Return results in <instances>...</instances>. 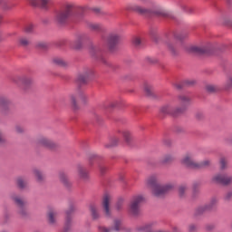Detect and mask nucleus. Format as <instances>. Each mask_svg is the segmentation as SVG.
<instances>
[{
    "instance_id": "61",
    "label": "nucleus",
    "mask_w": 232,
    "mask_h": 232,
    "mask_svg": "<svg viewBox=\"0 0 232 232\" xmlns=\"http://www.w3.org/2000/svg\"><path fill=\"white\" fill-rule=\"evenodd\" d=\"M197 117H198V119H200V117L198 116V114H197Z\"/></svg>"
},
{
    "instance_id": "48",
    "label": "nucleus",
    "mask_w": 232,
    "mask_h": 232,
    "mask_svg": "<svg viewBox=\"0 0 232 232\" xmlns=\"http://www.w3.org/2000/svg\"><path fill=\"white\" fill-rule=\"evenodd\" d=\"M174 39H175V41H182V39H184V37H182V34H175Z\"/></svg>"
},
{
    "instance_id": "29",
    "label": "nucleus",
    "mask_w": 232,
    "mask_h": 232,
    "mask_svg": "<svg viewBox=\"0 0 232 232\" xmlns=\"http://www.w3.org/2000/svg\"><path fill=\"white\" fill-rule=\"evenodd\" d=\"M89 28L92 32H101V30H102V25L101 24L91 23L89 24Z\"/></svg>"
},
{
    "instance_id": "40",
    "label": "nucleus",
    "mask_w": 232,
    "mask_h": 232,
    "mask_svg": "<svg viewBox=\"0 0 232 232\" xmlns=\"http://www.w3.org/2000/svg\"><path fill=\"white\" fill-rule=\"evenodd\" d=\"M115 106H117V101H111L105 103L104 108L111 110L112 108H115Z\"/></svg>"
},
{
    "instance_id": "24",
    "label": "nucleus",
    "mask_w": 232,
    "mask_h": 232,
    "mask_svg": "<svg viewBox=\"0 0 232 232\" xmlns=\"http://www.w3.org/2000/svg\"><path fill=\"white\" fill-rule=\"evenodd\" d=\"M175 160V156L173 154H166L160 160L161 164H171Z\"/></svg>"
},
{
    "instance_id": "54",
    "label": "nucleus",
    "mask_w": 232,
    "mask_h": 232,
    "mask_svg": "<svg viewBox=\"0 0 232 232\" xmlns=\"http://www.w3.org/2000/svg\"><path fill=\"white\" fill-rule=\"evenodd\" d=\"M122 208V201L117 203V209H121Z\"/></svg>"
},
{
    "instance_id": "2",
    "label": "nucleus",
    "mask_w": 232,
    "mask_h": 232,
    "mask_svg": "<svg viewBox=\"0 0 232 232\" xmlns=\"http://www.w3.org/2000/svg\"><path fill=\"white\" fill-rule=\"evenodd\" d=\"M75 4L73 2H64L60 10L55 13L54 20L58 24H64L73 17Z\"/></svg>"
},
{
    "instance_id": "15",
    "label": "nucleus",
    "mask_w": 232,
    "mask_h": 232,
    "mask_svg": "<svg viewBox=\"0 0 232 232\" xmlns=\"http://www.w3.org/2000/svg\"><path fill=\"white\" fill-rule=\"evenodd\" d=\"M160 111L162 115H173L174 117L179 113V111L174 110L171 104H165L160 107Z\"/></svg>"
},
{
    "instance_id": "41",
    "label": "nucleus",
    "mask_w": 232,
    "mask_h": 232,
    "mask_svg": "<svg viewBox=\"0 0 232 232\" xmlns=\"http://www.w3.org/2000/svg\"><path fill=\"white\" fill-rule=\"evenodd\" d=\"M19 43L21 46H28L30 44V40H28L26 37H21L19 39Z\"/></svg>"
},
{
    "instance_id": "58",
    "label": "nucleus",
    "mask_w": 232,
    "mask_h": 232,
    "mask_svg": "<svg viewBox=\"0 0 232 232\" xmlns=\"http://www.w3.org/2000/svg\"><path fill=\"white\" fill-rule=\"evenodd\" d=\"M193 190L197 191V187H195V185L193 186Z\"/></svg>"
},
{
    "instance_id": "53",
    "label": "nucleus",
    "mask_w": 232,
    "mask_h": 232,
    "mask_svg": "<svg viewBox=\"0 0 232 232\" xmlns=\"http://www.w3.org/2000/svg\"><path fill=\"white\" fill-rule=\"evenodd\" d=\"M231 197H232V191H229V192H227V195H226V199H227V200H229V198H231Z\"/></svg>"
},
{
    "instance_id": "56",
    "label": "nucleus",
    "mask_w": 232,
    "mask_h": 232,
    "mask_svg": "<svg viewBox=\"0 0 232 232\" xmlns=\"http://www.w3.org/2000/svg\"><path fill=\"white\" fill-rule=\"evenodd\" d=\"M94 12H96V14H99V12H101V9L95 8V9H94Z\"/></svg>"
},
{
    "instance_id": "50",
    "label": "nucleus",
    "mask_w": 232,
    "mask_h": 232,
    "mask_svg": "<svg viewBox=\"0 0 232 232\" xmlns=\"http://www.w3.org/2000/svg\"><path fill=\"white\" fill-rule=\"evenodd\" d=\"M188 231H189V232H195V231H197V227H196L195 225H190V226L188 227Z\"/></svg>"
},
{
    "instance_id": "17",
    "label": "nucleus",
    "mask_w": 232,
    "mask_h": 232,
    "mask_svg": "<svg viewBox=\"0 0 232 232\" xmlns=\"http://www.w3.org/2000/svg\"><path fill=\"white\" fill-rule=\"evenodd\" d=\"M8 104H10V100L6 97L0 98V111L2 115H6V113H8Z\"/></svg>"
},
{
    "instance_id": "60",
    "label": "nucleus",
    "mask_w": 232,
    "mask_h": 232,
    "mask_svg": "<svg viewBox=\"0 0 232 232\" xmlns=\"http://www.w3.org/2000/svg\"><path fill=\"white\" fill-rule=\"evenodd\" d=\"M1 19H3V16L0 15V23H1Z\"/></svg>"
},
{
    "instance_id": "35",
    "label": "nucleus",
    "mask_w": 232,
    "mask_h": 232,
    "mask_svg": "<svg viewBox=\"0 0 232 232\" xmlns=\"http://www.w3.org/2000/svg\"><path fill=\"white\" fill-rule=\"evenodd\" d=\"M34 28H35V26L34 25V24H25L24 30L25 34H34Z\"/></svg>"
},
{
    "instance_id": "22",
    "label": "nucleus",
    "mask_w": 232,
    "mask_h": 232,
    "mask_svg": "<svg viewBox=\"0 0 232 232\" xmlns=\"http://www.w3.org/2000/svg\"><path fill=\"white\" fill-rule=\"evenodd\" d=\"M89 209L91 211L92 220H99L101 215L99 214V211H97V206L91 204Z\"/></svg>"
},
{
    "instance_id": "4",
    "label": "nucleus",
    "mask_w": 232,
    "mask_h": 232,
    "mask_svg": "<svg viewBox=\"0 0 232 232\" xmlns=\"http://www.w3.org/2000/svg\"><path fill=\"white\" fill-rule=\"evenodd\" d=\"M213 182H216V184H222L223 186H229V184H232V176L228 175L227 173H219L216 174L212 178Z\"/></svg>"
},
{
    "instance_id": "30",
    "label": "nucleus",
    "mask_w": 232,
    "mask_h": 232,
    "mask_svg": "<svg viewBox=\"0 0 232 232\" xmlns=\"http://www.w3.org/2000/svg\"><path fill=\"white\" fill-rule=\"evenodd\" d=\"M90 53L92 57H96L97 59L101 58V49L98 47H91Z\"/></svg>"
},
{
    "instance_id": "34",
    "label": "nucleus",
    "mask_w": 232,
    "mask_h": 232,
    "mask_svg": "<svg viewBox=\"0 0 232 232\" xmlns=\"http://www.w3.org/2000/svg\"><path fill=\"white\" fill-rule=\"evenodd\" d=\"M144 91L146 95H148L149 97H151V95H153V87H151V85L146 83L144 85Z\"/></svg>"
},
{
    "instance_id": "11",
    "label": "nucleus",
    "mask_w": 232,
    "mask_h": 232,
    "mask_svg": "<svg viewBox=\"0 0 232 232\" xmlns=\"http://www.w3.org/2000/svg\"><path fill=\"white\" fill-rule=\"evenodd\" d=\"M122 229V221L121 219L114 220V226L112 228H107L106 227H98V231L100 232H111V231H121Z\"/></svg>"
},
{
    "instance_id": "27",
    "label": "nucleus",
    "mask_w": 232,
    "mask_h": 232,
    "mask_svg": "<svg viewBox=\"0 0 232 232\" xmlns=\"http://www.w3.org/2000/svg\"><path fill=\"white\" fill-rule=\"evenodd\" d=\"M121 135L123 136V139H124L126 144L131 143V140H132L131 132H130L129 130H123L121 132Z\"/></svg>"
},
{
    "instance_id": "47",
    "label": "nucleus",
    "mask_w": 232,
    "mask_h": 232,
    "mask_svg": "<svg viewBox=\"0 0 232 232\" xmlns=\"http://www.w3.org/2000/svg\"><path fill=\"white\" fill-rule=\"evenodd\" d=\"M108 169L105 167V166H103V165H100L99 166V170H100V173L102 174V175H104L105 173H106V170H107Z\"/></svg>"
},
{
    "instance_id": "57",
    "label": "nucleus",
    "mask_w": 232,
    "mask_h": 232,
    "mask_svg": "<svg viewBox=\"0 0 232 232\" xmlns=\"http://www.w3.org/2000/svg\"><path fill=\"white\" fill-rule=\"evenodd\" d=\"M207 229H213V226L207 227Z\"/></svg>"
},
{
    "instance_id": "37",
    "label": "nucleus",
    "mask_w": 232,
    "mask_h": 232,
    "mask_svg": "<svg viewBox=\"0 0 232 232\" xmlns=\"http://www.w3.org/2000/svg\"><path fill=\"white\" fill-rule=\"evenodd\" d=\"M33 173L34 175V177H36L37 180L41 181L43 180V179H44V176L43 175V172H41V170L34 169L33 170Z\"/></svg>"
},
{
    "instance_id": "44",
    "label": "nucleus",
    "mask_w": 232,
    "mask_h": 232,
    "mask_svg": "<svg viewBox=\"0 0 232 232\" xmlns=\"http://www.w3.org/2000/svg\"><path fill=\"white\" fill-rule=\"evenodd\" d=\"M66 215H67V218H66L65 231H67V229L70 226V215H72V211H67Z\"/></svg>"
},
{
    "instance_id": "13",
    "label": "nucleus",
    "mask_w": 232,
    "mask_h": 232,
    "mask_svg": "<svg viewBox=\"0 0 232 232\" xmlns=\"http://www.w3.org/2000/svg\"><path fill=\"white\" fill-rule=\"evenodd\" d=\"M111 202V196L105 194L102 198V208L106 217H111V212L110 211V203Z\"/></svg>"
},
{
    "instance_id": "1",
    "label": "nucleus",
    "mask_w": 232,
    "mask_h": 232,
    "mask_svg": "<svg viewBox=\"0 0 232 232\" xmlns=\"http://www.w3.org/2000/svg\"><path fill=\"white\" fill-rule=\"evenodd\" d=\"M147 185L150 186L152 191V195H154V197H162V195H165V193H168V191H171V189L175 188V185H173V183H168L161 186L160 184H159V178L156 175L150 176L147 179Z\"/></svg>"
},
{
    "instance_id": "46",
    "label": "nucleus",
    "mask_w": 232,
    "mask_h": 232,
    "mask_svg": "<svg viewBox=\"0 0 232 232\" xmlns=\"http://www.w3.org/2000/svg\"><path fill=\"white\" fill-rule=\"evenodd\" d=\"M227 164V160H226V158H221L220 159V168H221V169H225Z\"/></svg>"
},
{
    "instance_id": "5",
    "label": "nucleus",
    "mask_w": 232,
    "mask_h": 232,
    "mask_svg": "<svg viewBox=\"0 0 232 232\" xmlns=\"http://www.w3.org/2000/svg\"><path fill=\"white\" fill-rule=\"evenodd\" d=\"M178 101L179 102V108L177 109L179 113H182V111L188 110V107L191 104V98L186 94H181L178 97Z\"/></svg>"
},
{
    "instance_id": "14",
    "label": "nucleus",
    "mask_w": 232,
    "mask_h": 232,
    "mask_svg": "<svg viewBox=\"0 0 232 232\" xmlns=\"http://www.w3.org/2000/svg\"><path fill=\"white\" fill-rule=\"evenodd\" d=\"M218 203V199L217 198H212L209 204L203 207H199L197 209L198 215H200V213H204V211H210V209H213V208H215V206H217Z\"/></svg>"
},
{
    "instance_id": "19",
    "label": "nucleus",
    "mask_w": 232,
    "mask_h": 232,
    "mask_svg": "<svg viewBox=\"0 0 232 232\" xmlns=\"http://www.w3.org/2000/svg\"><path fill=\"white\" fill-rule=\"evenodd\" d=\"M27 2L32 6H41V8H46V5L48 3H50V0H27Z\"/></svg>"
},
{
    "instance_id": "20",
    "label": "nucleus",
    "mask_w": 232,
    "mask_h": 232,
    "mask_svg": "<svg viewBox=\"0 0 232 232\" xmlns=\"http://www.w3.org/2000/svg\"><path fill=\"white\" fill-rule=\"evenodd\" d=\"M77 171H78V176L80 179H82L83 180H86L90 178V174L88 173V170L82 165L77 166Z\"/></svg>"
},
{
    "instance_id": "33",
    "label": "nucleus",
    "mask_w": 232,
    "mask_h": 232,
    "mask_svg": "<svg viewBox=\"0 0 232 232\" xmlns=\"http://www.w3.org/2000/svg\"><path fill=\"white\" fill-rule=\"evenodd\" d=\"M224 90H226L227 92H229L232 90V76H229L225 84H224Z\"/></svg>"
},
{
    "instance_id": "10",
    "label": "nucleus",
    "mask_w": 232,
    "mask_h": 232,
    "mask_svg": "<svg viewBox=\"0 0 232 232\" xmlns=\"http://www.w3.org/2000/svg\"><path fill=\"white\" fill-rule=\"evenodd\" d=\"M36 142L39 146L47 148L48 150H53V148H55V143L44 136L38 138Z\"/></svg>"
},
{
    "instance_id": "32",
    "label": "nucleus",
    "mask_w": 232,
    "mask_h": 232,
    "mask_svg": "<svg viewBox=\"0 0 232 232\" xmlns=\"http://www.w3.org/2000/svg\"><path fill=\"white\" fill-rule=\"evenodd\" d=\"M119 144V138L112 137L109 143L105 144V148H113Z\"/></svg>"
},
{
    "instance_id": "31",
    "label": "nucleus",
    "mask_w": 232,
    "mask_h": 232,
    "mask_svg": "<svg viewBox=\"0 0 232 232\" xmlns=\"http://www.w3.org/2000/svg\"><path fill=\"white\" fill-rule=\"evenodd\" d=\"M16 184L18 186V188H20V189H24V188H26V186H28V182H26L24 178H17L16 179Z\"/></svg>"
},
{
    "instance_id": "3",
    "label": "nucleus",
    "mask_w": 232,
    "mask_h": 232,
    "mask_svg": "<svg viewBox=\"0 0 232 232\" xmlns=\"http://www.w3.org/2000/svg\"><path fill=\"white\" fill-rule=\"evenodd\" d=\"M129 10H133L140 15H146L147 17H153V15H159L160 17H169V13L166 11H155L151 9H147L140 5H132Z\"/></svg>"
},
{
    "instance_id": "43",
    "label": "nucleus",
    "mask_w": 232,
    "mask_h": 232,
    "mask_svg": "<svg viewBox=\"0 0 232 232\" xmlns=\"http://www.w3.org/2000/svg\"><path fill=\"white\" fill-rule=\"evenodd\" d=\"M97 159H99V156H97L96 154H91L89 156V164H90V166H93V160H97Z\"/></svg>"
},
{
    "instance_id": "12",
    "label": "nucleus",
    "mask_w": 232,
    "mask_h": 232,
    "mask_svg": "<svg viewBox=\"0 0 232 232\" xmlns=\"http://www.w3.org/2000/svg\"><path fill=\"white\" fill-rule=\"evenodd\" d=\"M181 164L187 168H197V162L193 160V154L187 153L181 160Z\"/></svg>"
},
{
    "instance_id": "38",
    "label": "nucleus",
    "mask_w": 232,
    "mask_h": 232,
    "mask_svg": "<svg viewBox=\"0 0 232 232\" xmlns=\"http://www.w3.org/2000/svg\"><path fill=\"white\" fill-rule=\"evenodd\" d=\"M53 64H56L57 66H66V62L63 60V58H54L53 60Z\"/></svg>"
},
{
    "instance_id": "28",
    "label": "nucleus",
    "mask_w": 232,
    "mask_h": 232,
    "mask_svg": "<svg viewBox=\"0 0 232 232\" xmlns=\"http://www.w3.org/2000/svg\"><path fill=\"white\" fill-rule=\"evenodd\" d=\"M211 166V160H205L199 163H197L196 169H200L202 168H209Z\"/></svg>"
},
{
    "instance_id": "52",
    "label": "nucleus",
    "mask_w": 232,
    "mask_h": 232,
    "mask_svg": "<svg viewBox=\"0 0 232 232\" xmlns=\"http://www.w3.org/2000/svg\"><path fill=\"white\" fill-rule=\"evenodd\" d=\"M4 142H6V139L3 134L0 132V144H3Z\"/></svg>"
},
{
    "instance_id": "42",
    "label": "nucleus",
    "mask_w": 232,
    "mask_h": 232,
    "mask_svg": "<svg viewBox=\"0 0 232 232\" xmlns=\"http://www.w3.org/2000/svg\"><path fill=\"white\" fill-rule=\"evenodd\" d=\"M207 92H209V93H213L215 92H217V90H218V87H217L216 85H207L206 87Z\"/></svg>"
},
{
    "instance_id": "6",
    "label": "nucleus",
    "mask_w": 232,
    "mask_h": 232,
    "mask_svg": "<svg viewBox=\"0 0 232 232\" xmlns=\"http://www.w3.org/2000/svg\"><path fill=\"white\" fill-rule=\"evenodd\" d=\"M12 198L19 208V215H21V217H26V215H28V212L26 211V200L19 196H13Z\"/></svg>"
},
{
    "instance_id": "8",
    "label": "nucleus",
    "mask_w": 232,
    "mask_h": 232,
    "mask_svg": "<svg viewBox=\"0 0 232 232\" xmlns=\"http://www.w3.org/2000/svg\"><path fill=\"white\" fill-rule=\"evenodd\" d=\"M13 81L22 88H28V86H32V84H34V80L28 76H16Z\"/></svg>"
},
{
    "instance_id": "36",
    "label": "nucleus",
    "mask_w": 232,
    "mask_h": 232,
    "mask_svg": "<svg viewBox=\"0 0 232 232\" xmlns=\"http://www.w3.org/2000/svg\"><path fill=\"white\" fill-rule=\"evenodd\" d=\"M167 48L171 52V53H177V45L171 42L167 43Z\"/></svg>"
},
{
    "instance_id": "49",
    "label": "nucleus",
    "mask_w": 232,
    "mask_h": 232,
    "mask_svg": "<svg viewBox=\"0 0 232 232\" xmlns=\"http://www.w3.org/2000/svg\"><path fill=\"white\" fill-rule=\"evenodd\" d=\"M140 3H142L143 5H153V1L151 0H139Z\"/></svg>"
},
{
    "instance_id": "18",
    "label": "nucleus",
    "mask_w": 232,
    "mask_h": 232,
    "mask_svg": "<svg viewBox=\"0 0 232 232\" xmlns=\"http://www.w3.org/2000/svg\"><path fill=\"white\" fill-rule=\"evenodd\" d=\"M120 39L121 37L118 34H110L107 38V44L109 45V48H113V46L119 43Z\"/></svg>"
},
{
    "instance_id": "55",
    "label": "nucleus",
    "mask_w": 232,
    "mask_h": 232,
    "mask_svg": "<svg viewBox=\"0 0 232 232\" xmlns=\"http://www.w3.org/2000/svg\"><path fill=\"white\" fill-rule=\"evenodd\" d=\"M186 82L187 84H188V86H191V84H195L194 81H187Z\"/></svg>"
},
{
    "instance_id": "26",
    "label": "nucleus",
    "mask_w": 232,
    "mask_h": 232,
    "mask_svg": "<svg viewBox=\"0 0 232 232\" xmlns=\"http://www.w3.org/2000/svg\"><path fill=\"white\" fill-rule=\"evenodd\" d=\"M82 41H84V35H79L76 37V40L74 41L73 48L76 50H79L81 46H82Z\"/></svg>"
},
{
    "instance_id": "39",
    "label": "nucleus",
    "mask_w": 232,
    "mask_h": 232,
    "mask_svg": "<svg viewBox=\"0 0 232 232\" xmlns=\"http://www.w3.org/2000/svg\"><path fill=\"white\" fill-rule=\"evenodd\" d=\"M187 191H188V186H186V185L179 186V197H185Z\"/></svg>"
},
{
    "instance_id": "7",
    "label": "nucleus",
    "mask_w": 232,
    "mask_h": 232,
    "mask_svg": "<svg viewBox=\"0 0 232 232\" xmlns=\"http://www.w3.org/2000/svg\"><path fill=\"white\" fill-rule=\"evenodd\" d=\"M143 200L144 197L142 196H136L133 198L130 205V213H131V215L137 216L139 214L140 202Z\"/></svg>"
},
{
    "instance_id": "51",
    "label": "nucleus",
    "mask_w": 232,
    "mask_h": 232,
    "mask_svg": "<svg viewBox=\"0 0 232 232\" xmlns=\"http://www.w3.org/2000/svg\"><path fill=\"white\" fill-rule=\"evenodd\" d=\"M15 131H16V133H23L24 130L21 126H16Z\"/></svg>"
},
{
    "instance_id": "25",
    "label": "nucleus",
    "mask_w": 232,
    "mask_h": 232,
    "mask_svg": "<svg viewBox=\"0 0 232 232\" xmlns=\"http://www.w3.org/2000/svg\"><path fill=\"white\" fill-rule=\"evenodd\" d=\"M59 179L61 182H63V184L66 186V188H70V186H72V183H70V181L68 180V176L66 175V173L60 172Z\"/></svg>"
},
{
    "instance_id": "45",
    "label": "nucleus",
    "mask_w": 232,
    "mask_h": 232,
    "mask_svg": "<svg viewBox=\"0 0 232 232\" xmlns=\"http://www.w3.org/2000/svg\"><path fill=\"white\" fill-rule=\"evenodd\" d=\"M132 43L134 46H140V44L142 43V41L140 40V37H134L132 40Z\"/></svg>"
},
{
    "instance_id": "59",
    "label": "nucleus",
    "mask_w": 232,
    "mask_h": 232,
    "mask_svg": "<svg viewBox=\"0 0 232 232\" xmlns=\"http://www.w3.org/2000/svg\"><path fill=\"white\" fill-rule=\"evenodd\" d=\"M102 63H106V60L105 59L102 58Z\"/></svg>"
},
{
    "instance_id": "23",
    "label": "nucleus",
    "mask_w": 232,
    "mask_h": 232,
    "mask_svg": "<svg viewBox=\"0 0 232 232\" xmlns=\"http://www.w3.org/2000/svg\"><path fill=\"white\" fill-rule=\"evenodd\" d=\"M47 217H48L49 224H55V222H57L56 210H53V209L49 210Z\"/></svg>"
},
{
    "instance_id": "9",
    "label": "nucleus",
    "mask_w": 232,
    "mask_h": 232,
    "mask_svg": "<svg viewBox=\"0 0 232 232\" xmlns=\"http://www.w3.org/2000/svg\"><path fill=\"white\" fill-rule=\"evenodd\" d=\"M90 75H93V71L92 69H85L78 74L76 81L79 84H85Z\"/></svg>"
},
{
    "instance_id": "21",
    "label": "nucleus",
    "mask_w": 232,
    "mask_h": 232,
    "mask_svg": "<svg viewBox=\"0 0 232 232\" xmlns=\"http://www.w3.org/2000/svg\"><path fill=\"white\" fill-rule=\"evenodd\" d=\"M188 51L189 53H208V49L206 47L192 45L188 47Z\"/></svg>"
},
{
    "instance_id": "16",
    "label": "nucleus",
    "mask_w": 232,
    "mask_h": 232,
    "mask_svg": "<svg viewBox=\"0 0 232 232\" xmlns=\"http://www.w3.org/2000/svg\"><path fill=\"white\" fill-rule=\"evenodd\" d=\"M84 99V94L82 92H78L69 95L70 102L72 108L77 109V101Z\"/></svg>"
}]
</instances>
